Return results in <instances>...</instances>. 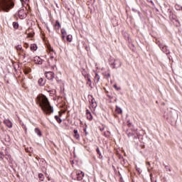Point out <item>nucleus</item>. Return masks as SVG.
Segmentation results:
<instances>
[{"instance_id": "28", "label": "nucleus", "mask_w": 182, "mask_h": 182, "mask_svg": "<svg viewBox=\"0 0 182 182\" xmlns=\"http://www.w3.org/2000/svg\"><path fill=\"white\" fill-rule=\"evenodd\" d=\"M22 128L25 129V132L26 133V132H28V129L26 128V125H25V124H22L21 123Z\"/></svg>"}, {"instance_id": "17", "label": "nucleus", "mask_w": 182, "mask_h": 182, "mask_svg": "<svg viewBox=\"0 0 182 182\" xmlns=\"http://www.w3.org/2000/svg\"><path fill=\"white\" fill-rule=\"evenodd\" d=\"M35 62L36 63H38V65H42V59H41V58H39V57H36L35 58Z\"/></svg>"}, {"instance_id": "19", "label": "nucleus", "mask_w": 182, "mask_h": 182, "mask_svg": "<svg viewBox=\"0 0 182 182\" xmlns=\"http://www.w3.org/2000/svg\"><path fill=\"white\" fill-rule=\"evenodd\" d=\"M35 133L39 136H42V132H41V129L39 128H36L35 129Z\"/></svg>"}, {"instance_id": "1", "label": "nucleus", "mask_w": 182, "mask_h": 182, "mask_svg": "<svg viewBox=\"0 0 182 182\" xmlns=\"http://www.w3.org/2000/svg\"><path fill=\"white\" fill-rule=\"evenodd\" d=\"M37 105H39L40 107L46 114H50L53 113V107L50 106V103L48 100V97L45 95H39L36 98Z\"/></svg>"}, {"instance_id": "23", "label": "nucleus", "mask_w": 182, "mask_h": 182, "mask_svg": "<svg viewBox=\"0 0 182 182\" xmlns=\"http://www.w3.org/2000/svg\"><path fill=\"white\" fill-rule=\"evenodd\" d=\"M38 178H40L41 181H43L45 180V176H43V173H39Z\"/></svg>"}, {"instance_id": "35", "label": "nucleus", "mask_w": 182, "mask_h": 182, "mask_svg": "<svg viewBox=\"0 0 182 182\" xmlns=\"http://www.w3.org/2000/svg\"><path fill=\"white\" fill-rule=\"evenodd\" d=\"M84 132H85V134H87V132H86V129H84Z\"/></svg>"}, {"instance_id": "15", "label": "nucleus", "mask_w": 182, "mask_h": 182, "mask_svg": "<svg viewBox=\"0 0 182 182\" xmlns=\"http://www.w3.org/2000/svg\"><path fill=\"white\" fill-rule=\"evenodd\" d=\"M39 86H43L45 83H46V81L43 80V78H40L38 81Z\"/></svg>"}, {"instance_id": "8", "label": "nucleus", "mask_w": 182, "mask_h": 182, "mask_svg": "<svg viewBox=\"0 0 182 182\" xmlns=\"http://www.w3.org/2000/svg\"><path fill=\"white\" fill-rule=\"evenodd\" d=\"M46 77L48 79V80H53L55 78V73L53 72H47L46 73Z\"/></svg>"}, {"instance_id": "14", "label": "nucleus", "mask_w": 182, "mask_h": 182, "mask_svg": "<svg viewBox=\"0 0 182 182\" xmlns=\"http://www.w3.org/2000/svg\"><path fill=\"white\" fill-rule=\"evenodd\" d=\"M23 72H24L25 75H29V73H31V72H32V70L30 68L26 67L23 69Z\"/></svg>"}, {"instance_id": "37", "label": "nucleus", "mask_w": 182, "mask_h": 182, "mask_svg": "<svg viewBox=\"0 0 182 182\" xmlns=\"http://www.w3.org/2000/svg\"><path fill=\"white\" fill-rule=\"evenodd\" d=\"M148 164H149V165H150V162H148Z\"/></svg>"}, {"instance_id": "2", "label": "nucleus", "mask_w": 182, "mask_h": 182, "mask_svg": "<svg viewBox=\"0 0 182 182\" xmlns=\"http://www.w3.org/2000/svg\"><path fill=\"white\" fill-rule=\"evenodd\" d=\"M15 0H0V11L3 12H9L15 6Z\"/></svg>"}, {"instance_id": "33", "label": "nucleus", "mask_w": 182, "mask_h": 182, "mask_svg": "<svg viewBox=\"0 0 182 182\" xmlns=\"http://www.w3.org/2000/svg\"><path fill=\"white\" fill-rule=\"evenodd\" d=\"M89 113H90V112H89V109H87V110H86V114H87V116L89 114Z\"/></svg>"}, {"instance_id": "36", "label": "nucleus", "mask_w": 182, "mask_h": 182, "mask_svg": "<svg viewBox=\"0 0 182 182\" xmlns=\"http://www.w3.org/2000/svg\"><path fill=\"white\" fill-rule=\"evenodd\" d=\"M114 87L117 88V85H114Z\"/></svg>"}, {"instance_id": "25", "label": "nucleus", "mask_w": 182, "mask_h": 182, "mask_svg": "<svg viewBox=\"0 0 182 182\" xmlns=\"http://www.w3.org/2000/svg\"><path fill=\"white\" fill-rule=\"evenodd\" d=\"M13 26H14V29H18V28L19 27V24H18V23H16V22H14Z\"/></svg>"}, {"instance_id": "7", "label": "nucleus", "mask_w": 182, "mask_h": 182, "mask_svg": "<svg viewBox=\"0 0 182 182\" xmlns=\"http://www.w3.org/2000/svg\"><path fill=\"white\" fill-rule=\"evenodd\" d=\"M77 180L78 181H82L83 180V177H85V173L82 171H76Z\"/></svg>"}, {"instance_id": "32", "label": "nucleus", "mask_w": 182, "mask_h": 182, "mask_svg": "<svg viewBox=\"0 0 182 182\" xmlns=\"http://www.w3.org/2000/svg\"><path fill=\"white\" fill-rule=\"evenodd\" d=\"M148 2H151V4H152V5H154V3L153 2V1H150V0H148Z\"/></svg>"}, {"instance_id": "24", "label": "nucleus", "mask_w": 182, "mask_h": 182, "mask_svg": "<svg viewBox=\"0 0 182 182\" xmlns=\"http://www.w3.org/2000/svg\"><path fill=\"white\" fill-rule=\"evenodd\" d=\"M55 119L58 122V123H62V119L58 115L55 116Z\"/></svg>"}, {"instance_id": "3", "label": "nucleus", "mask_w": 182, "mask_h": 182, "mask_svg": "<svg viewBox=\"0 0 182 182\" xmlns=\"http://www.w3.org/2000/svg\"><path fill=\"white\" fill-rule=\"evenodd\" d=\"M47 49L49 51L50 54V60H52L53 59H55V50H53V48L50 45H47Z\"/></svg>"}, {"instance_id": "6", "label": "nucleus", "mask_w": 182, "mask_h": 182, "mask_svg": "<svg viewBox=\"0 0 182 182\" xmlns=\"http://www.w3.org/2000/svg\"><path fill=\"white\" fill-rule=\"evenodd\" d=\"M89 102L90 103V107H92V109L97 107V104L96 103L95 98H93V96L90 95Z\"/></svg>"}, {"instance_id": "27", "label": "nucleus", "mask_w": 182, "mask_h": 182, "mask_svg": "<svg viewBox=\"0 0 182 182\" xmlns=\"http://www.w3.org/2000/svg\"><path fill=\"white\" fill-rule=\"evenodd\" d=\"M87 118L88 119V120H92L93 116H92V113H89V114L87 115Z\"/></svg>"}, {"instance_id": "4", "label": "nucleus", "mask_w": 182, "mask_h": 182, "mask_svg": "<svg viewBox=\"0 0 182 182\" xmlns=\"http://www.w3.org/2000/svg\"><path fill=\"white\" fill-rule=\"evenodd\" d=\"M159 46L164 53H166V55H170V50L167 48V46L164 45L163 43H159Z\"/></svg>"}, {"instance_id": "10", "label": "nucleus", "mask_w": 182, "mask_h": 182, "mask_svg": "<svg viewBox=\"0 0 182 182\" xmlns=\"http://www.w3.org/2000/svg\"><path fill=\"white\" fill-rule=\"evenodd\" d=\"M4 124H5L7 127H9V129H12V127H13L12 122H11V121L9 120V119H5L4 120Z\"/></svg>"}, {"instance_id": "26", "label": "nucleus", "mask_w": 182, "mask_h": 182, "mask_svg": "<svg viewBox=\"0 0 182 182\" xmlns=\"http://www.w3.org/2000/svg\"><path fill=\"white\" fill-rule=\"evenodd\" d=\"M127 136L128 137H132V136H134V133L133 132H127Z\"/></svg>"}, {"instance_id": "29", "label": "nucleus", "mask_w": 182, "mask_h": 182, "mask_svg": "<svg viewBox=\"0 0 182 182\" xmlns=\"http://www.w3.org/2000/svg\"><path fill=\"white\" fill-rule=\"evenodd\" d=\"M74 137H75V139H77V140L80 139V136L79 135V133L77 132V134H74Z\"/></svg>"}, {"instance_id": "22", "label": "nucleus", "mask_w": 182, "mask_h": 182, "mask_svg": "<svg viewBox=\"0 0 182 182\" xmlns=\"http://www.w3.org/2000/svg\"><path fill=\"white\" fill-rule=\"evenodd\" d=\"M73 39V37L72 36V35L70 34L67 36L68 42H72Z\"/></svg>"}, {"instance_id": "20", "label": "nucleus", "mask_w": 182, "mask_h": 182, "mask_svg": "<svg viewBox=\"0 0 182 182\" xmlns=\"http://www.w3.org/2000/svg\"><path fill=\"white\" fill-rule=\"evenodd\" d=\"M38 50V46H36V44H31V50Z\"/></svg>"}, {"instance_id": "34", "label": "nucleus", "mask_w": 182, "mask_h": 182, "mask_svg": "<svg viewBox=\"0 0 182 182\" xmlns=\"http://www.w3.org/2000/svg\"><path fill=\"white\" fill-rule=\"evenodd\" d=\"M77 129H74V134H77Z\"/></svg>"}, {"instance_id": "16", "label": "nucleus", "mask_w": 182, "mask_h": 182, "mask_svg": "<svg viewBox=\"0 0 182 182\" xmlns=\"http://www.w3.org/2000/svg\"><path fill=\"white\" fill-rule=\"evenodd\" d=\"M15 48L16 49V50H18V52H21V53H23V48H22V46L21 45H18L17 46L15 47Z\"/></svg>"}, {"instance_id": "13", "label": "nucleus", "mask_w": 182, "mask_h": 182, "mask_svg": "<svg viewBox=\"0 0 182 182\" xmlns=\"http://www.w3.org/2000/svg\"><path fill=\"white\" fill-rule=\"evenodd\" d=\"M115 112L117 114H122L123 113V110L119 106H116Z\"/></svg>"}, {"instance_id": "9", "label": "nucleus", "mask_w": 182, "mask_h": 182, "mask_svg": "<svg viewBox=\"0 0 182 182\" xmlns=\"http://www.w3.org/2000/svg\"><path fill=\"white\" fill-rule=\"evenodd\" d=\"M113 66L116 69H117V68H120L122 66V61H120V60L119 59L114 60L113 63Z\"/></svg>"}, {"instance_id": "21", "label": "nucleus", "mask_w": 182, "mask_h": 182, "mask_svg": "<svg viewBox=\"0 0 182 182\" xmlns=\"http://www.w3.org/2000/svg\"><path fill=\"white\" fill-rule=\"evenodd\" d=\"M55 27L56 29H60V23L59 21H56Z\"/></svg>"}, {"instance_id": "5", "label": "nucleus", "mask_w": 182, "mask_h": 182, "mask_svg": "<svg viewBox=\"0 0 182 182\" xmlns=\"http://www.w3.org/2000/svg\"><path fill=\"white\" fill-rule=\"evenodd\" d=\"M20 19H25L26 18V8L20 9L18 12Z\"/></svg>"}, {"instance_id": "11", "label": "nucleus", "mask_w": 182, "mask_h": 182, "mask_svg": "<svg viewBox=\"0 0 182 182\" xmlns=\"http://www.w3.org/2000/svg\"><path fill=\"white\" fill-rule=\"evenodd\" d=\"M85 79L87 80V85H88L90 87L92 86V80L90 79V75L87 74L85 75Z\"/></svg>"}, {"instance_id": "31", "label": "nucleus", "mask_w": 182, "mask_h": 182, "mask_svg": "<svg viewBox=\"0 0 182 182\" xmlns=\"http://www.w3.org/2000/svg\"><path fill=\"white\" fill-rule=\"evenodd\" d=\"M21 4H23L25 2L26 4H28L29 2V0H21Z\"/></svg>"}, {"instance_id": "18", "label": "nucleus", "mask_w": 182, "mask_h": 182, "mask_svg": "<svg viewBox=\"0 0 182 182\" xmlns=\"http://www.w3.org/2000/svg\"><path fill=\"white\" fill-rule=\"evenodd\" d=\"M61 34L63 39H65L66 36V30L65 28L61 29Z\"/></svg>"}, {"instance_id": "12", "label": "nucleus", "mask_w": 182, "mask_h": 182, "mask_svg": "<svg viewBox=\"0 0 182 182\" xmlns=\"http://www.w3.org/2000/svg\"><path fill=\"white\" fill-rule=\"evenodd\" d=\"M95 83H99L100 82V75L97 74V73H95V79H94Z\"/></svg>"}, {"instance_id": "30", "label": "nucleus", "mask_w": 182, "mask_h": 182, "mask_svg": "<svg viewBox=\"0 0 182 182\" xmlns=\"http://www.w3.org/2000/svg\"><path fill=\"white\" fill-rule=\"evenodd\" d=\"M97 154H99V156H102V153H100V150L99 149V148H97Z\"/></svg>"}]
</instances>
